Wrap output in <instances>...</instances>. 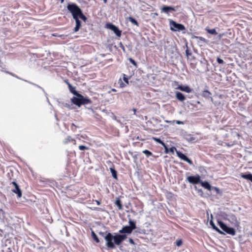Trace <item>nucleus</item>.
<instances>
[{"mask_svg": "<svg viewBox=\"0 0 252 252\" xmlns=\"http://www.w3.org/2000/svg\"><path fill=\"white\" fill-rule=\"evenodd\" d=\"M176 150L175 147H172L170 148L169 149V152L173 153L174 152V150Z\"/></svg>", "mask_w": 252, "mask_h": 252, "instance_id": "obj_38", "label": "nucleus"}, {"mask_svg": "<svg viewBox=\"0 0 252 252\" xmlns=\"http://www.w3.org/2000/svg\"><path fill=\"white\" fill-rule=\"evenodd\" d=\"M63 1L64 0H61V2H63Z\"/></svg>", "mask_w": 252, "mask_h": 252, "instance_id": "obj_50", "label": "nucleus"}, {"mask_svg": "<svg viewBox=\"0 0 252 252\" xmlns=\"http://www.w3.org/2000/svg\"><path fill=\"white\" fill-rule=\"evenodd\" d=\"M64 82L67 85L68 87H69V85H71L67 80H65Z\"/></svg>", "mask_w": 252, "mask_h": 252, "instance_id": "obj_45", "label": "nucleus"}, {"mask_svg": "<svg viewBox=\"0 0 252 252\" xmlns=\"http://www.w3.org/2000/svg\"><path fill=\"white\" fill-rule=\"evenodd\" d=\"M218 224L220 227L225 232L228 226L221 221H218Z\"/></svg>", "mask_w": 252, "mask_h": 252, "instance_id": "obj_22", "label": "nucleus"}, {"mask_svg": "<svg viewBox=\"0 0 252 252\" xmlns=\"http://www.w3.org/2000/svg\"><path fill=\"white\" fill-rule=\"evenodd\" d=\"M177 124H182L183 122H181V121H177Z\"/></svg>", "mask_w": 252, "mask_h": 252, "instance_id": "obj_47", "label": "nucleus"}, {"mask_svg": "<svg viewBox=\"0 0 252 252\" xmlns=\"http://www.w3.org/2000/svg\"><path fill=\"white\" fill-rule=\"evenodd\" d=\"M195 38L203 42H206V41H207V40L205 38L201 37V36H195Z\"/></svg>", "mask_w": 252, "mask_h": 252, "instance_id": "obj_33", "label": "nucleus"}, {"mask_svg": "<svg viewBox=\"0 0 252 252\" xmlns=\"http://www.w3.org/2000/svg\"><path fill=\"white\" fill-rule=\"evenodd\" d=\"M175 96L177 99L181 102L184 101L186 99L185 96L182 93L179 92H176L175 93Z\"/></svg>", "mask_w": 252, "mask_h": 252, "instance_id": "obj_13", "label": "nucleus"}, {"mask_svg": "<svg viewBox=\"0 0 252 252\" xmlns=\"http://www.w3.org/2000/svg\"><path fill=\"white\" fill-rule=\"evenodd\" d=\"M218 224L220 227L225 232L228 226L221 221H218Z\"/></svg>", "mask_w": 252, "mask_h": 252, "instance_id": "obj_24", "label": "nucleus"}, {"mask_svg": "<svg viewBox=\"0 0 252 252\" xmlns=\"http://www.w3.org/2000/svg\"><path fill=\"white\" fill-rule=\"evenodd\" d=\"M127 238L126 234H116L113 236L111 233H108L104 237L106 245L108 249H114L115 245L119 246Z\"/></svg>", "mask_w": 252, "mask_h": 252, "instance_id": "obj_1", "label": "nucleus"}, {"mask_svg": "<svg viewBox=\"0 0 252 252\" xmlns=\"http://www.w3.org/2000/svg\"><path fill=\"white\" fill-rule=\"evenodd\" d=\"M240 176L245 179H246L247 180L250 181L251 182H252V174L251 173H242L240 175Z\"/></svg>", "mask_w": 252, "mask_h": 252, "instance_id": "obj_16", "label": "nucleus"}, {"mask_svg": "<svg viewBox=\"0 0 252 252\" xmlns=\"http://www.w3.org/2000/svg\"><path fill=\"white\" fill-rule=\"evenodd\" d=\"M129 61L130 63H131L134 66H135L136 67H137V63L133 59H132V58H129Z\"/></svg>", "mask_w": 252, "mask_h": 252, "instance_id": "obj_35", "label": "nucleus"}, {"mask_svg": "<svg viewBox=\"0 0 252 252\" xmlns=\"http://www.w3.org/2000/svg\"><path fill=\"white\" fill-rule=\"evenodd\" d=\"M93 210H95V211H101V209L100 208H98V207L94 208V209H93Z\"/></svg>", "mask_w": 252, "mask_h": 252, "instance_id": "obj_42", "label": "nucleus"}, {"mask_svg": "<svg viewBox=\"0 0 252 252\" xmlns=\"http://www.w3.org/2000/svg\"><path fill=\"white\" fill-rule=\"evenodd\" d=\"M71 102L76 106L80 107L82 105L92 103V101L88 97H84L80 94H77L75 96L71 98Z\"/></svg>", "mask_w": 252, "mask_h": 252, "instance_id": "obj_2", "label": "nucleus"}, {"mask_svg": "<svg viewBox=\"0 0 252 252\" xmlns=\"http://www.w3.org/2000/svg\"><path fill=\"white\" fill-rule=\"evenodd\" d=\"M206 30L207 32L210 34H214V35H216L218 34L215 29H209L206 28Z\"/></svg>", "mask_w": 252, "mask_h": 252, "instance_id": "obj_26", "label": "nucleus"}, {"mask_svg": "<svg viewBox=\"0 0 252 252\" xmlns=\"http://www.w3.org/2000/svg\"><path fill=\"white\" fill-rule=\"evenodd\" d=\"M129 226H124L122 229L119 230V233L121 234H130L133 230L136 228V223L135 221L129 219L128 220Z\"/></svg>", "mask_w": 252, "mask_h": 252, "instance_id": "obj_4", "label": "nucleus"}, {"mask_svg": "<svg viewBox=\"0 0 252 252\" xmlns=\"http://www.w3.org/2000/svg\"><path fill=\"white\" fill-rule=\"evenodd\" d=\"M217 61L218 63L220 64H223L224 63V61L222 59L220 58L219 57H218L217 58Z\"/></svg>", "mask_w": 252, "mask_h": 252, "instance_id": "obj_37", "label": "nucleus"}, {"mask_svg": "<svg viewBox=\"0 0 252 252\" xmlns=\"http://www.w3.org/2000/svg\"><path fill=\"white\" fill-rule=\"evenodd\" d=\"M72 126H75L74 124H72Z\"/></svg>", "mask_w": 252, "mask_h": 252, "instance_id": "obj_51", "label": "nucleus"}, {"mask_svg": "<svg viewBox=\"0 0 252 252\" xmlns=\"http://www.w3.org/2000/svg\"><path fill=\"white\" fill-rule=\"evenodd\" d=\"M226 233L228 234H230L232 236H234L236 234V231L235 229L232 227H228L226 229V231H225Z\"/></svg>", "mask_w": 252, "mask_h": 252, "instance_id": "obj_19", "label": "nucleus"}, {"mask_svg": "<svg viewBox=\"0 0 252 252\" xmlns=\"http://www.w3.org/2000/svg\"><path fill=\"white\" fill-rule=\"evenodd\" d=\"M186 55L188 57L189 56V55H191V53L189 52V49H187L186 50Z\"/></svg>", "mask_w": 252, "mask_h": 252, "instance_id": "obj_40", "label": "nucleus"}, {"mask_svg": "<svg viewBox=\"0 0 252 252\" xmlns=\"http://www.w3.org/2000/svg\"><path fill=\"white\" fill-rule=\"evenodd\" d=\"M64 82L67 85L68 87H69V85H71L67 80H65Z\"/></svg>", "mask_w": 252, "mask_h": 252, "instance_id": "obj_44", "label": "nucleus"}, {"mask_svg": "<svg viewBox=\"0 0 252 252\" xmlns=\"http://www.w3.org/2000/svg\"><path fill=\"white\" fill-rule=\"evenodd\" d=\"M187 180L189 182L192 184H198L201 182L200 176L197 174L195 176H190L187 177Z\"/></svg>", "mask_w": 252, "mask_h": 252, "instance_id": "obj_6", "label": "nucleus"}, {"mask_svg": "<svg viewBox=\"0 0 252 252\" xmlns=\"http://www.w3.org/2000/svg\"><path fill=\"white\" fill-rule=\"evenodd\" d=\"M107 27L111 29L119 37L121 35V31H120L118 27L113 25L112 24H107Z\"/></svg>", "mask_w": 252, "mask_h": 252, "instance_id": "obj_8", "label": "nucleus"}, {"mask_svg": "<svg viewBox=\"0 0 252 252\" xmlns=\"http://www.w3.org/2000/svg\"><path fill=\"white\" fill-rule=\"evenodd\" d=\"M133 111L134 112V113L135 114L136 112V109L135 108H133Z\"/></svg>", "mask_w": 252, "mask_h": 252, "instance_id": "obj_48", "label": "nucleus"}, {"mask_svg": "<svg viewBox=\"0 0 252 252\" xmlns=\"http://www.w3.org/2000/svg\"><path fill=\"white\" fill-rule=\"evenodd\" d=\"M92 236L93 239L94 240V241H95L96 242V243H98L99 242V240L98 238L97 237V236H96V235L94 231L92 232Z\"/></svg>", "mask_w": 252, "mask_h": 252, "instance_id": "obj_29", "label": "nucleus"}, {"mask_svg": "<svg viewBox=\"0 0 252 252\" xmlns=\"http://www.w3.org/2000/svg\"><path fill=\"white\" fill-rule=\"evenodd\" d=\"M211 94L210 92L208 90H205L203 93V96L205 97H210V95Z\"/></svg>", "mask_w": 252, "mask_h": 252, "instance_id": "obj_30", "label": "nucleus"}, {"mask_svg": "<svg viewBox=\"0 0 252 252\" xmlns=\"http://www.w3.org/2000/svg\"><path fill=\"white\" fill-rule=\"evenodd\" d=\"M152 139L156 142H157V143L161 144L162 146H164V143L159 138H157V137H153L152 138Z\"/></svg>", "mask_w": 252, "mask_h": 252, "instance_id": "obj_28", "label": "nucleus"}, {"mask_svg": "<svg viewBox=\"0 0 252 252\" xmlns=\"http://www.w3.org/2000/svg\"><path fill=\"white\" fill-rule=\"evenodd\" d=\"M169 24L170 30L172 31H183L186 30V28L183 25L177 23L172 20H170Z\"/></svg>", "mask_w": 252, "mask_h": 252, "instance_id": "obj_5", "label": "nucleus"}, {"mask_svg": "<svg viewBox=\"0 0 252 252\" xmlns=\"http://www.w3.org/2000/svg\"><path fill=\"white\" fill-rule=\"evenodd\" d=\"M123 80L125 82V83L123 82L121 79L119 80V81L120 87L122 88H124L127 85H128L129 83L128 79L126 77V75L125 74H123Z\"/></svg>", "mask_w": 252, "mask_h": 252, "instance_id": "obj_11", "label": "nucleus"}, {"mask_svg": "<svg viewBox=\"0 0 252 252\" xmlns=\"http://www.w3.org/2000/svg\"><path fill=\"white\" fill-rule=\"evenodd\" d=\"M115 204L118 207L119 210H123V204L119 197H117L116 198V200H115Z\"/></svg>", "mask_w": 252, "mask_h": 252, "instance_id": "obj_18", "label": "nucleus"}, {"mask_svg": "<svg viewBox=\"0 0 252 252\" xmlns=\"http://www.w3.org/2000/svg\"><path fill=\"white\" fill-rule=\"evenodd\" d=\"M176 245L178 247H180L183 245V241L182 239H178L175 242Z\"/></svg>", "mask_w": 252, "mask_h": 252, "instance_id": "obj_32", "label": "nucleus"}, {"mask_svg": "<svg viewBox=\"0 0 252 252\" xmlns=\"http://www.w3.org/2000/svg\"><path fill=\"white\" fill-rule=\"evenodd\" d=\"M73 19L75 21L76 23V26L73 29V32H78L80 28L81 27V21L79 20V19L78 18V17L76 15H72Z\"/></svg>", "mask_w": 252, "mask_h": 252, "instance_id": "obj_10", "label": "nucleus"}, {"mask_svg": "<svg viewBox=\"0 0 252 252\" xmlns=\"http://www.w3.org/2000/svg\"><path fill=\"white\" fill-rule=\"evenodd\" d=\"M177 154L179 158H180L182 160L187 162L189 164H192V161L185 154L182 153L177 151Z\"/></svg>", "mask_w": 252, "mask_h": 252, "instance_id": "obj_9", "label": "nucleus"}, {"mask_svg": "<svg viewBox=\"0 0 252 252\" xmlns=\"http://www.w3.org/2000/svg\"><path fill=\"white\" fill-rule=\"evenodd\" d=\"M162 146L164 148V149H165L164 152L166 154L168 153L169 152V149L168 148L167 145L164 143V146Z\"/></svg>", "mask_w": 252, "mask_h": 252, "instance_id": "obj_36", "label": "nucleus"}, {"mask_svg": "<svg viewBox=\"0 0 252 252\" xmlns=\"http://www.w3.org/2000/svg\"><path fill=\"white\" fill-rule=\"evenodd\" d=\"M70 142L73 143L74 145L76 144V140L70 136H68L63 141V143L67 144Z\"/></svg>", "mask_w": 252, "mask_h": 252, "instance_id": "obj_15", "label": "nucleus"}, {"mask_svg": "<svg viewBox=\"0 0 252 252\" xmlns=\"http://www.w3.org/2000/svg\"><path fill=\"white\" fill-rule=\"evenodd\" d=\"M210 224L212 226V228L215 230L217 232L219 233L220 234H224L222 231H221L220 229H219L214 223L212 221H210Z\"/></svg>", "mask_w": 252, "mask_h": 252, "instance_id": "obj_20", "label": "nucleus"}, {"mask_svg": "<svg viewBox=\"0 0 252 252\" xmlns=\"http://www.w3.org/2000/svg\"><path fill=\"white\" fill-rule=\"evenodd\" d=\"M176 89L187 93H190L192 91V89L188 86L179 85Z\"/></svg>", "mask_w": 252, "mask_h": 252, "instance_id": "obj_12", "label": "nucleus"}, {"mask_svg": "<svg viewBox=\"0 0 252 252\" xmlns=\"http://www.w3.org/2000/svg\"><path fill=\"white\" fill-rule=\"evenodd\" d=\"M10 185H12L14 187L11 191L16 194L18 197H21L22 193L18 185L15 181H13L10 184Z\"/></svg>", "mask_w": 252, "mask_h": 252, "instance_id": "obj_7", "label": "nucleus"}, {"mask_svg": "<svg viewBox=\"0 0 252 252\" xmlns=\"http://www.w3.org/2000/svg\"><path fill=\"white\" fill-rule=\"evenodd\" d=\"M120 47L123 50V51H125V48L124 46L122 44V43H120Z\"/></svg>", "mask_w": 252, "mask_h": 252, "instance_id": "obj_41", "label": "nucleus"}, {"mask_svg": "<svg viewBox=\"0 0 252 252\" xmlns=\"http://www.w3.org/2000/svg\"><path fill=\"white\" fill-rule=\"evenodd\" d=\"M107 1V0H103V1L104 3H106Z\"/></svg>", "mask_w": 252, "mask_h": 252, "instance_id": "obj_49", "label": "nucleus"}, {"mask_svg": "<svg viewBox=\"0 0 252 252\" xmlns=\"http://www.w3.org/2000/svg\"><path fill=\"white\" fill-rule=\"evenodd\" d=\"M68 89L70 92L75 95H76L77 94H79L76 91L75 88L71 85H69Z\"/></svg>", "mask_w": 252, "mask_h": 252, "instance_id": "obj_25", "label": "nucleus"}, {"mask_svg": "<svg viewBox=\"0 0 252 252\" xmlns=\"http://www.w3.org/2000/svg\"><path fill=\"white\" fill-rule=\"evenodd\" d=\"M110 171H111V172L112 173L113 177L114 179L117 180L118 178H117V171L114 169V167H110Z\"/></svg>", "mask_w": 252, "mask_h": 252, "instance_id": "obj_21", "label": "nucleus"}, {"mask_svg": "<svg viewBox=\"0 0 252 252\" xmlns=\"http://www.w3.org/2000/svg\"><path fill=\"white\" fill-rule=\"evenodd\" d=\"M128 20L132 24H133L134 25L137 26H139V24L137 22V21L135 19H134L133 17H129L128 18Z\"/></svg>", "mask_w": 252, "mask_h": 252, "instance_id": "obj_27", "label": "nucleus"}, {"mask_svg": "<svg viewBox=\"0 0 252 252\" xmlns=\"http://www.w3.org/2000/svg\"><path fill=\"white\" fill-rule=\"evenodd\" d=\"M67 8L72 15H76L79 19L80 18L85 22L87 21V17L83 14L81 9L76 4H68Z\"/></svg>", "mask_w": 252, "mask_h": 252, "instance_id": "obj_3", "label": "nucleus"}, {"mask_svg": "<svg viewBox=\"0 0 252 252\" xmlns=\"http://www.w3.org/2000/svg\"><path fill=\"white\" fill-rule=\"evenodd\" d=\"M175 11L176 10L174 7L172 6H168L166 5H164L161 8V11L165 13H168L170 11Z\"/></svg>", "mask_w": 252, "mask_h": 252, "instance_id": "obj_14", "label": "nucleus"}, {"mask_svg": "<svg viewBox=\"0 0 252 252\" xmlns=\"http://www.w3.org/2000/svg\"><path fill=\"white\" fill-rule=\"evenodd\" d=\"M94 201L96 203V204L98 205H99L101 204V202L100 201H98V200H95Z\"/></svg>", "mask_w": 252, "mask_h": 252, "instance_id": "obj_43", "label": "nucleus"}, {"mask_svg": "<svg viewBox=\"0 0 252 252\" xmlns=\"http://www.w3.org/2000/svg\"><path fill=\"white\" fill-rule=\"evenodd\" d=\"M128 241H129L130 244H131L132 245H135V242H134V241H133V240L132 239L129 238Z\"/></svg>", "mask_w": 252, "mask_h": 252, "instance_id": "obj_39", "label": "nucleus"}, {"mask_svg": "<svg viewBox=\"0 0 252 252\" xmlns=\"http://www.w3.org/2000/svg\"><path fill=\"white\" fill-rule=\"evenodd\" d=\"M142 152H143V153H144V154L146 155L147 157H149L150 156H152V155H153V154L151 152H150L147 150H145L143 151Z\"/></svg>", "mask_w": 252, "mask_h": 252, "instance_id": "obj_31", "label": "nucleus"}, {"mask_svg": "<svg viewBox=\"0 0 252 252\" xmlns=\"http://www.w3.org/2000/svg\"><path fill=\"white\" fill-rule=\"evenodd\" d=\"M218 224L220 227L225 232L228 226L221 221H218Z\"/></svg>", "mask_w": 252, "mask_h": 252, "instance_id": "obj_23", "label": "nucleus"}, {"mask_svg": "<svg viewBox=\"0 0 252 252\" xmlns=\"http://www.w3.org/2000/svg\"><path fill=\"white\" fill-rule=\"evenodd\" d=\"M99 235H101L102 236H104V233L102 232H100L99 233Z\"/></svg>", "mask_w": 252, "mask_h": 252, "instance_id": "obj_46", "label": "nucleus"}, {"mask_svg": "<svg viewBox=\"0 0 252 252\" xmlns=\"http://www.w3.org/2000/svg\"><path fill=\"white\" fill-rule=\"evenodd\" d=\"M10 252H12L11 251H10Z\"/></svg>", "mask_w": 252, "mask_h": 252, "instance_id": "obj_52", "label": "nucleus"}, {"mask_svg": "<svg viewBox=\"0 0 252 252\" xmlns=\"http://www.w3.org/2000/svg\"><path fill=\"white\" fill-rule=\"evenodd\" d=\"M201 185L204 187V188L207 189L209 190H211L212 189V187L210 185V184L208 182H202L201 180V182L200 183Z\"/></svg>", "mask_w": 252, "mask_h": 252, "instance_id": "obj_17", "label": "nucleus"}, {"mask_svg": "<svg viewBox=\"0 0 252 252\" xmlns=\"http://www.w3.org/2000/svg\"><path fill=\"white\" fill-rule=\"evenodd\" d=\"M89 148L88 147H86L85 146H84V145H80L79 146V149L80 150H81V151H83V150H89Z\"/></svg>", "mask_w": 252, "mask_h": 252, "instance_id": "obj_34", "label": "nucleus"}]
</instances>
